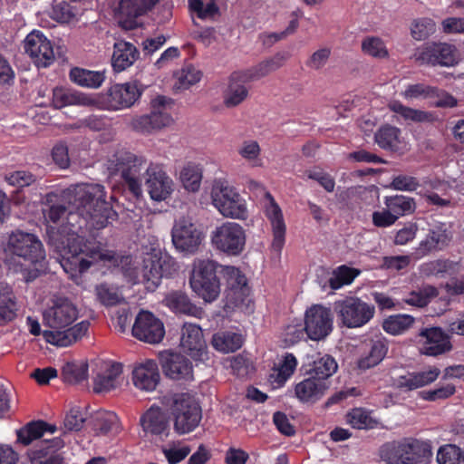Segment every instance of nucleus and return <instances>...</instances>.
<instances>
[{"label": "nucleus", "instance_id": "f257e3e1", "mask_svg": "<svg viewBox=\"0 0 464 464\" xmlns=\"http://www.w3.org/2000/svg\"><path fill=\"white\" fill-rule=\"evenodd\" d=\"M72 204L76 210H68L65 215L68 228L67 237L54 231L53 227L47 229L48 244L60 256L61 266L71 276L76 273H83L91 266V262L81 256L86 246L83 237L77 235L78 231L88 224L102 229L117 218L112 206L106 200V191L100 184H77L72 186Z\"/></svg>", "mask_w": 464, "mask_h": 464}, {"label": "nucleus", "instance_id": "f03ea898", "mask_svg": "<svg viewBox=\"0 0 464 464\" xmlns=\"http://www.w3.org/2000/svg\"><path fill=\"white\" fill-rule=\"evenodd\" d=\"M78 318L77 307L67 298L57 299L43 313L44 324L51 330L44 331L45 340L53 344L66 347L84 336L90 323L86 320L74 325Z\"/></svg>", "mask_w": 464, "mask_h": 464}, {"label": "nucleus", "instance_id": "7ed1b4c3", "mask_svg": "<svg viewBox=\"0 0 464 464\" xmlns=\"http://www.w3.org/2000/svg\"><path fill=\"white\" fill-rule=\"evenodd\" d=\"M146 163L145 156L121 150L113 155L108 169L111 174L121 177L124 190L138 199L142 196L141 170Z\"/></svg>", "mask_w": 464, "mask_h": 464}, {"label": "nucleus", "instance_id": "20e7f679", "mask_svg": "<svg viewBox=\"0 0 464 464\" xmlns=\"http://www.w3.org/2000/svg\"><path fill=\"white\" fill-rule=\"evenodd\" d=\"M179 265L167 252L152 248L142 260V266L137 272L134 284H142L150 292H154L163 277L173 278L178 275Z\"/></svg>", "mask_w": 464, "mask_h": 464}, {"label": "nucleus", "instance_id": "39448f33", "mask_svg": "<svg viewBox=\"0 0 464 464\" xmlns=\"http://www.w3.org/2000/svg\"><path fill=\"white\" fill-rule=\"evenodd\" d=\"M222 264L210 258H196L192 264L189 285L206 303L216 301L221 292Z\"/></svg>", "mask_w": 464, "mask_h": 464}, {"label": "nucleus", "instance_id": "423d86ee", "mask_svg": "<svg viewBox=\"0 0 464 464\" xmlns=\"http://www.w3.org/2000/svg\"><path fill=\"white\" fill-rule=\"evenodd\" d=\"M379 456L388 464H422L430 460L432 451L429 442L410 437L382 444Z\"/></svg>", "mask_w": 464, "mask_h": 464}, {"label": "nucleus", "instance_id": "0eeeda50", "mask_svg": "<svg viewBox=\"0 0 464 464\" xmlns=\"http://www.w3.org/2000/svg\"><path fill=\"white\" fill-rule=\"evenodd\" d=\"M170 413L174 420V430L179 435L193 431L202 419V410L198 401L187 392L173 396Z\"/></svg>", "mask_w": 464, "mask_h": 464}, {"label": "nucleus", "instance_id": "6e6552de", "mask_svg": "<svg viewBox=\"0 0 464 464\" xmlns=\"http://www.w3.org/2000/svg\"><path fill=\"white\" fill-rule=\"evenodd\" d=\"M210 239L216 250L227 256H238L245 250L246 234L240 224L227 221L212 231Z\"/></svg>", "mask_w": 464, "mask_h": 464}, {"label": "nucleus", "instance_id": "1a4fd4ad", "mask_svg": "<svg viewBox=\"0 0 464 464\" xmlns=\"http://www.w3.org/2000/svg\"><path fill=\"white\" fill-rule=\"evenodd\" d=\"M211 197L213 205L222 216L234 219H246L247 208L245 199L227 182L217 183L213 187Z\"/></svg>", "mask_w": 464, "mask_h": 464}, {"label": "nucleus", "instance_id": "9d476101", "mask_svg": "<svg viewBox=\"0 0 464 464\" xmlns=\"http://www.w3.org/2000/svg\"><path fill=\"white\" fill-rule=\"evenodd\" d=\"M4 250L6 256L23 258L31 264L40 263L45 258V251L39 238L20 230L9 236Z\"/></svg>", "mask_w": 464, "mask_h": 464}, {"label": "nucleus", "instance_id": "9b49d317", "mask_svg": "<svg viewBox=\"0 0 464 464\" xmlns=\"http://www.w3.org/2000/svg\"><path fill=\"white\" fill-rule=\"evenodd\" d=\"M454 234L453 224L450 222L434 221L429 224L425 237L415 248V257L420 259L444 251L453 242Z\"/></svg>", "mask_w": 464, "mask_h": 464}, {"label": "nucleus", "instance_id": "f8f14e48", "mask_svg": "<svg viewBox=\"0 0 464 464\" xmlns=\"http://www.w3.org/2000/svg\"><path fill=\"white\" fill-rule=\"evenodd\" d=\"M342 324L347 328H358L368 324L375 314V307L358 297H346L334 304Z\"/></svg>", "mask_w": 464, "mask_h": 464}, {"label": "nucleus", "instance_id": "ddd939ff", "mask_svg": "<svg viewBox=\"0 0 464 464\" xmlns=\"http://www.w3.org/2000/svg\"><path fill=\"white\" fill-rule=\"evenodd\" d=\"M416 60L430 66L451 67L459 63V51L452 44L429 42L419 49Z\"/></svg>", "mask_w": 464, "mask_h": 464}, {"label": "nucleus", "instance_id": "4468645a", "mask_svg": "<svg viewBox=\"0 0 464 464\" xmlns=\"http://www.w3.org/2000/svg\"><path fill=\"white\" fill-rule=\"evenodd\" d=\"M334 329V317L330 308L313 304L304 314V332L313 341L324 340Z\"/></svg>", "mask_w": 464, "mask_h": 464}, {"label": "nucleus", "instance_id": "2eb2a0df", "mask_svg": "<svg viewBox=\"0 0 464 464\" xmlns=\"http://www.w3.org/2000/svg\"><path fill=\"white\" fill-rule=\"evenodd\" d=\"M171 237L176 249L185 254L194 255L198 251L205 236L196 224L183 218L175 222Z\"/></svg>", "mask_w": 464, "mask_h": 464}, {"label": "nucleus", "instance_id": "dca6fc26", "mask_svg": "<svg viewBox=\"0 0 464 464\" xmlns=\"http://www.w3.org/2000/svg\"><path fill=\"white\" fill-rule=\"evenodd\" d=\"M221 278L225 280V291L227 305L238 307L245 304L250 289L247 279L241 270L234 266L222 265Z\"/></svg>", "mask_w": 464, "mask_h": 464}, {"label": "nucleus", "instance_id": "f3484780", "mask_svg": "<svg viewBox=\"0 0 464 464\" xmlns=\"http://www.w3.org/2000/svg\"><path fill=\"white\" fill-rule=\"evenodd\" d=\"M131 334L141 342L156 344L164 338L165 327L162 321L153 313L140 310L135 317Z\"/></svg>", "mask_w": 464, "mask_h": 464}, {"label": "nucleus", "instance_id": "a211bd4d", "mask_svg": "<svg viewBox=\"0 0 464 464\" xmlns=\"http://www.w3.org/2000/svg\"><path fill=\"white\" fill-rule=\"evenodd\" d=\"M167 103L164 96H158L151 102L153 111L150 114H144L131 121L132 129L142 134H149L154 130L168 126L172 121L171 116L161 111Z\"/></svg>", "mask_w": 464, "mask_h": 464}, {"label": "nucleus", "instance_id": "6ab92c4d", "mask_svg": "<svg viewBox=\"0 0 464 464\" xmlns=\"http://www.w3.org/2000/svg\"><path fill=\"white\" fill-rule=\"evenodd\" d=\"M24 48L37 67H48L54 61L53 45L40 31H33L27 34Z\"/></svg>", "mask_w": 464, "mask_h": 464}, {"label": "nucleus", "instance_id": "aec40b11", "mask_svg": "<svg viewBox=\"0 0 464 464\" xmlns=\"http://www.w3.org/2000/svg\"><path fill=\"white\" fill-rule=\"evenodd\" d=\"M145 185L150 198L154 201L167 199L173 191V182L162 166L150 162L145 169Z\"/></svg>", "mask_w": 464, "mask_h": 464}, {"label": "nucleus", "instance_id": "412c9836", "mask_svg": "<svg viewBox=\"0 0 464 464\" xmlns=\"http://www.w3.org/2000/svg\"><path fill=\"white\" fill-rule=\"evenodd\" d=\"M145 87L137 81L112 85L108 91V103L111 110L130 108L140 100Z\"/></svg>", "mask_w": 464, "mask_h": 464}, {"label": "nucleus", "instance_id": "4be33fe9", "mask_svg": "<svg viewBox=\"0 0 464 464\" xmlns=\"http://www.w3.org/2000/svg\"><path fill=\"white\" fill-rule=\"evenodd\" d=\"M420 351L428 356H438L452 350L450 336L440 327L422 328L419 333Z\"/></svg>", "mask_w": 464, "mask_h": 464}, {"label": "nucleus", "instance_id": "5701e85b", "mask_svg": "<svg viewBox=\"0 0 464 464\" xmlns=\"http://www.w3.org/2000/svg\"><path fill=\"white\" fill-rule=\"evenodd\" d=\"M72 187L66 190L46 193L42 198L43 215L47 222L58 224L64 219L67 213L66 202H72Z\"/></svg>", "mask_w": 464, "mask_h": 464}, {"label": "nucleus", "instance_id": "b1692460", "mask_svg": "<svg viewBox=\"0 0 464 464\" xmlns=\"http://www.w3.org/2000/svg\"><path fill=\"white\" fill-rule=\"evenodd\" d=\"M93 390L95 392H107L120 385L122 364L112 361L100 360L95 363Z\"/></svg>", "mask_w": 464, "mask_h": 464}, {"label": "nucleus", "instance_id": "393cba45", "mask_svg": "<svg viewBox=\"0 0 464 464\" xmlns=\"http://www.w3.org/2000/svg\"><path fill=\"white\" fill-rule=\"evenodd\" d=\"M160 361L167 377L177 381H190L193 379L192 363L184 355L164 351L160 353Z\"/></svg>", "mask_w": 464, "mask_h": 464}, {"label": "nucleus", "instance_id": "a878e982", "mask_svg": "<svg viewBox=\"0 0 464 464\" xmlns=\"http://www.w3.org/2000/svg\"><path fill=\"white\" fill-rule=\"evenodd\" d=\"M180 346L184 353L194 360L207 358V343L202 329L193 324H185L181 330Z\"/></svg>", "mask_w": 464, "mask_h": 464}, {"label": "nucleus", "instance_id": "bb28decb", "mask_svg": "<svg viewBox=\"0 0 464 464\" xmlns=\"http://www.w3.org/2000/svg\"><path fill=\"white\" fill-rule=\"evenodd\" d=\"M265 198L268 200L266 206L265 214L270 221L273 231L272 247L276 251H281L285 241L286 227L283 216V212L279 205L276 202L274 197L266 192Z\"/></svg>", "mask_w": 464, "mask_h": 464}, {"label": "nucleus", "instance_id": "cd10ccee", "mask_svg": "<svg viewBox=\"0 0 464 464\" xmlns=\"http://www.w3.org/2000/svg\"><path fill=\"white\" fill-rule=\"evenodd\" d=\"M328 387L324 381L309 375L295 384L294 393L299 402L314 404L324 397Z\"/></svg>", "mask_w": 464, "mask_h": 464}, {"label": "nucleus", "instance_id": "c85d7f7f", "mask_svg": "<svg viewBox=\"0 0 464 464\" xmlns=\"http://www.w3.org/2000/svg\"><path fill=\"white\" fill-rule=\"evenodd\" d=\"M63 446L60 437L41 440L31 453L32 464H63V458L58 453Z\"/></svg>", "mask_w": 464, "mask_h": 464}, {"label": "nucleus", "instance_id": "c756f323", "mask_svg": "<svg viewBox=\"0 0 464 464\" xmlns=\"http://www.w3.org/2000/svg\"><path fill=\"white\" fill-rule=\"evenodd\" d=\"M160 372L156 361L148 359L132 371V382L136 388L152 392L160 382Z\"/></svg>", "mask_w": 464, "mask_h": 464}, {"label": "nucleus", "instance_id": "7c9ffc66", "mask_svg": "<svg viewBox=\"0 0 464 464\" xmlns=\"http://www.w3.org/2000/svg\"><path fill=\"white\" fill-rule=\"evenodd\" d=\"M250 82L238 70L233 72L228 78L227 89L224 93V104L227 108H234L246 100L249 88L246 85Z\"/></svg>", "mask_w": 464, "mask_h": 464}, {"label": "nucleus", "instance_id": "2f4dec72", "mask_svg": "<svg viewBox=\"0 0 464 464\" xmlns=\"http://www.w3.org/2000/svg\"><path fill=\"white\" fill-rule=\"evenodd\" d=\"M140 422L146 433L160 438L169 434V420L160 407L151 406L141 415Z\"/></svg>", "mask_w": 464, "mask_h": 464}, {"label": "nucleus", "instance_id": "473e14b6", "mask_svg": "<svg viewBox=\"0 0 464 464\" xmlns=\"http://www.w3.org/2000/svg\"><path fill=\"white\" fill-rule=\"evenodd\" d=\"M140 57L138 48L126 41L116 42L113 45L111 65L116 72H121L130 67Z\"/></svg>", "mask_w": 464, "mask_h": 464}, {"label": "nucleus", "instance_id": "72a5a7b5", "mask_svg": "<svg viewBox=\"0 0 464 464\" xmlns=\"http://www.w3.org/2000/svg\"><path fill=\"white\" fill-rule=\"evenodd\" d=\"M52 102L54 108L62 109L72 105L90 106L94 103V101L79 91L57 87L53 91Z\"/></svg>", "mask_w": 464, "mask_h": 464}, {"label": "nucleus", "instance_id": "f704fd0d", "mask_svg": "<svg viewBox=\"0 0 464 464\" xmlns=\"http://www.w3.org/2000/svg\"><path fill=\"white\" fill-rule=\"evenodd\" d=\"M374 140L380 148L390 151H398L404 145L401 129L390 124L382 126L376 131Z\"/></svg>", "mask_w": 464, "mask_h": 464}, {"label": "nucleus", "instance_id": "c9c22d12", "mask_svg": "<svg viewBox=\"0 0 464 464\" xmlns=\"http://www.w3.org/2000/svg\"><path fill=\"white\" fill-rule=\"evenodd\" d=\"M69 78L78 86L98 89L104 82L106 76L103 71H91L81 67H73L69 72Z\"/></svg>", "mask_w": 464, "mask_h": 464}, {"label": "nucleus", "instance_id": "e433bc0d", "mask_svg": "<svg viewBox=\"0 0 464 464\" xmlns=\"http://www.w3.org/2000/svg\"><path fill=\"white\" fill-rule=\"evenodd\" d=\"M388 352V343L385 337L376 336L371 340L369 353L359 359L358 368L368 370L378 365L385 357Z\"/></svg>", "mask_w": 464, "mask_h": 464}, {"label": "nucleus", "instance_id": "4c0bfd02", "mask_svg": "<svg viewBox=\"0 0 464 464\" xmlns=\"http://www.w3.org/2000/svg\"><path fill=\"white\" fill-rule=\"evenodd\" d=\"M459 265L450 259H436L420 266V273L423 276L445 277L458 273Z\"/></svg>", "mask_w": 464, "mask_h": 464}, {"label": "nucleus", "instance_id": "58836bf2", "mask_svg": "<svg viewBox=\"0 0 464 464\" xmlns=\"http://www.w3.org/2000/svg\"><path fill=\"white\" fill-rule=\"evenodd\" d=\"M55 430L54 425L48 424L44 420H34L17 430V441L27 446L33 440L40 439L44 433L53 434Z\"/></svg>", "mask_w": 464, "mask_h": 464}, {"label": "nucleus", "instance_id": "ea45409f", "mask_svg": "<svg viewBox=\"0 0 464 464\" xmlns=\"http://www.w3.org/2000/svg\"><path fill=\"white\" fill-rule=\"evenodd\" d=\"M17 304L11 286L0 283V325H5L16 316Z\"/></svg>", "mask_w": 464, "mask_h": 464}, {"label": "nucleus", "instance_id": "a19ab883", "mask_svg": "<svg viewBox=\"0 0 464 464\" xmlns=\"http://www.w3.org/2000/svg\"><path fill=\"white\" fill-rule=\"evenodd\" d=\"M337 369L338 364L335 359L329 354H324L313 361L307 373L327 382V380L336 372Z\"/></svg>", "mask_w": 464, "mask_h": 464}, {"label": "nucleus", "instance_id": "79ce46f5", "mask_svg": "<svg viewBox=\"0 0 464 464\" xmlns=\"http://www.w3.org/2000/svg\"><path fill=\"white\" fill-rule=\"evenodd\" d=\"M243 342L242 334L223 331L213 334L211 343L217 351L227 353L240 349Z\"/></svg>", "mask_w": 464, "mask_h": 464}, {"label": "nucleus", "instance_id": "37998d69", "mask_svg": "<svg viewBox=\"0 0 464 464\" xmlns=\"http://www.w3.org/2000/svg\"><path fill=\"white\" fill-rule=\"evenodd\" d=\"M389 108L392 111L400 115L405 121L422 123L433 122L435 121V115L432 112L413 109L397 101L390 103Z\"/></svg>", "mask_w": 464, "mask_h": 464}, {"label": "nucleus", "instance_id": "c03bdc74", "mask_svg": "<svg viewBox=\"0 0 464 464\" xmlns=\"http://www.w3.org/2000/svg\"><path fill=\"white\" fill-rule=\"evenodd\" d=\"M166 305L173 312L194 315L198 311L195 305L189 299L188 295L182 291H173L168 294L165 297Z\"/></svg>", "mask_w": 464, "mask_h": 464}, {"label": "nucleus", "instance_id": "a18cd8bd", "mask_svg": "<svg viewBox=\"0 0 464 464\" xmlns=\"http://www.w3.org/2000/svg\"><path fill=\"white\" fill-rule=\"evenodd\" d=\"M346 422L357 430H372L379 427L378 420L372 417L371 412L363 408H353L345 415Z\"/></svg>", "mask_w": 464, "mask_h": 464}, {"label": "nucleus", "instance_id": "49530a36", "mask_svg": "<svg viewBox=\"0 0 464 464\" xmlns=\"http://www.w3.org/2000/svg\"><path fill=\"white\" fill-rule=\"evenodd\" d=\"M93 430L98 435L117 433L120 430L119 418L113 411H98L93 418Z\"/></svg>", "mask_w": 464, "mask_h": 464}, {"label": "nucleus", "instance_id": "de8ad7c7", "mask_svg": "<svg viewBox=\"0 0 464 464\" xmlns=\"http://www.w3.org/2000/svg\"><path fill=\"white\" fill-rule=\"evenodd\" d=\"M160 0H121L119 11L129 18H137L150 11Z\"/></svg>", "mask_w": 464, "mask_h": 464}, {"label": "nucleus", "instance_id": "09e8293b", "mask_svg": "<svg viewBox=\"0 0 464 464\" xmlns=\"http://www.w3.org/2000/svg\"><path fill=\"white\" fill-rule=\"evenodd\" d=\"M384 204L392 213L400 217L411 215L416 210V202L413 198L404 195L385 197Z\"/></svg>", "mask_w": 464, "mask_h": 464}, {"label": "nucleus", "instance_id": "8fccbe9b", "mask_svg": "<svg viewBox=\"0 0 464 464\" xmlns=\"http://www.w3.org/2000/svg\"><path fill=\"white\" fill-rule=\"evenodd\" d=\"M415 319L410 314H398L390 315L382 322L383 330L392 335H399L403 334L412 326Z\"/></svg>", "mask_w": 464, "mask_h": 464}, {"label": "nucleus", "instance_id": "3c124183", "mask_svg": "<svg viewBox=\"0 0 464 464\" xmlns=\"http://www.w3.org/2000/svg\"><path fill=\"white\" fill-rule=\"evenodd\" d=\"M411 35L416 41H423L436 32V23L429 17L416 18L411 24Z\"/></svg>", "mask_w": 464, "mask_h": 464}, {"label": "nucleus", "instance_id": "603ef678", "mask_svg": "<svg viewBox=\"0 0 464 464\" xmlns=\"http://www.w3.org/2000/svg\"><path fill=\"white\" fill-rule=\"evenodd\" d=\"M180 179L187 190L195 192L198 190L202 179V172L199 167L188 162L180 172Z\"/></svg>", "mask_w": 464, "mask_h": 464}, {"label": "nucleus", "instance_id": "864d4df0", "mask_svg": "<svg viewBox=\"0 0 464 464\" xmlns=\"http://www.w3.org/2000/svg\"><path fill=\"white\" fill-rule=\"evenodd\" d=\"M360 271L356 268L349 267L345 265L340 266L334 272V276L329 279V285L332 289L337 290L345 285H350L359 276Z\"/></svg>", "mask_w": 464, "mask_h": 464}, {"label": "nucleus", "instance_id": "5fc2aeb1", "mask_svg": "<svg viewBox=\"0 0 464 464\" xmlns=\"http://www.w3.org/2000/svg\"><path fill=\"white\" fill-rule=\"evenodd\" d=\"M201 77L202 72L200 70L197 69L193 64H185L177 73V82L175 86L178 89H188L191 85L198 82Z\"/></svg>", "mask_w": 464, "mask_h": 464}, {"label": "nucleus", "instance_id": "6e6d98bb", "mask_svg": "<svg viewBox=\"0 0 464 464\" xmlns=\"http://www.w3.org/2000/svg\"><path fill=\"white\" fill-rule=\"evenodd\" d=\"M188 8L191 13L202 20L214 19L219 14V7L214 0L204 3L203 0H188Z\"/></svg>", "mask_w": 464, "mask_h": 464}, {"label": "nucleus", "instance_id": "4d7b16f0", "mask_svg": "<svg viewBox=\"0 0 464 464\" xmlns=\"http://www.w3.org/2000/svg\"><path fill=\"white\" fill-rule=\"evenodd\" d=\"M439 95V88L424 83H414L406 86L401 96L406 100L428 99Z\"/></svg>", "mask_w": 464, "mask_h": 464}, {"label": "nucleus", "instance_id": "13d9d810", "mask_svg": "<svg viewBox=\"0 0 464 464\" xmlns=\"http://www.w3.org/2000/svg\"><path fill=\"white\" fill-rule=\"evenodd\" d=\"M62 376L67 383H78L88 377L87 363L67 362L62 370Z\"/></svg>", "mask_w": 464, "mask_h": 464}, {"label": "nucleus", "instance_id": "bf43d9fd", "mask_svg": "<svg viewBox=\"0 0 464 464\" xmlns=\"http://www.w3.org/2000/svg\"><path fill=\"white\" fill-rule=\"evenodd\" d=\"M362 51L369 56L383 59L389 56L385 43L377 36H367L362 42Z\"/></svg>", "mask_w": 464, "mask_h": 464}, {"label": "nucleus", "instance_id": "052dcab7", "mask_svg": "<svg viewBox=\"0 0 464 464\" xmlns=\"http://www.w3.org/2000/svg\"><path fill=\"white\" fill-rule=\"evenodd\" d=\"M297 366V360L293 353H285L278 367L275 369L276 372L275 382L278 385H284L285 382L294 374Z\"/></svg>", "mask_w": 464, "mask_h": 464}, {"label": "nucleus", "instance_id": "680f3d73", "mask_svg": "<svg viewBox=\"0 0 464 464\" xmlns=\"http://www.w3.org/2000/svg\"><path fill=\"white\" fill-rule=\"evenodd\" d=\"M439 464H462L464 454L461 449L456 445L449 444L440 447L437 453Z\"/></svg>", "mask_w": 464, "mask_h": 464}, {"label": "nucleus", "instance_id": "e2e57ef3", "mask_svg": "<svg viewBox=\"0 0 464 464\" xmlns=\"http://www.w3.org/2000/svg\"><path fill=\"white\" fill-rule=\"evenodd\" d=\"M83 249H85V251L81 256L90 261L91 265L98 260L109 262L113 266L119 265L120 256L114 251H101L98 247H90L87 245L83 246Z\"/></svg>", "mask_w": 464, "mask_h": 464}, {"label": "nucleus", "instance_id": "0e129e2a", "mask_svg": "<svg viewBox=\"0 0 464 464\" xmlns=\"http://www.w3.org/2000/svg\"><path fill=\"white\" fill-rule=\"evenodd\" d=\"M305 175L308 179L316 181L326 192H333L335 187L334 178L319 167L307 169Z\"/></svg>", "mask_w": 464, "mask_h": 464}, {"label": "nucleus", "instance_id": "69168bd1", "mask_svg": "<svg viewBox=\"0 0 464 464\" xmlns=\"http://www.w3.org/2000/svg\"><path fill=\"white\" fill-rule=\"evenodd\" d=\"M95 292L98 300L105 306H113L121 302L117 290L105 283L98 285Z\"/></svg>", "mask_w": 464, "mask_h": 464}, {"label": "nucleus", "instance_id": "338daca9", "mask_svg": "<svg viewBox=\"0 0 464 464\" xmlns=\"http://www.w3.org/2000/svg\"><path fill=\"white\" fill-rule=\"evenodd\" d=\"M455 392V385L452 383H447L433 390L422 391L420 392V397L427 401H436L440 400H446L451 397Z\"/></svg>", "mask_w": 464, "mask_h": 464}, {"label": "nucleus", "instance_id": "774afa93", "mask_svg": "<svg viewBox=\"0 0 464 464\" xmlns=\"http://www.w3.org/2000/svg\"><path fill=\"white\" fill-rule=\"evenodd\" d=\"M75 16V9L65 0H53V18L62 22L68 23Z\"/></svg>", "mask_w": 464, "mask_h": 464}]
</instances>
